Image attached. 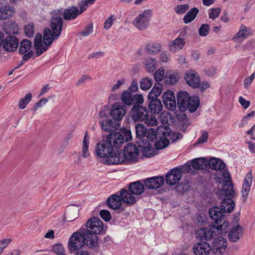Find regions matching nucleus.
<instances>
[{
    "label": "nucleus",
    "mask_w": 255,
    "mask_h": 255,
    "mask_svg": "<svg viewBox=\"0 0 255 255\" xmlns=\"http://www.w3.org/2000/svg\"><path fill=\"white\" fill-rule=\"evenodd\" d=\"M165 179L162 176H155L146 179L144 183L147 189H157L164 183Z\"/></svg>",
    "instance_id": "17"
},
{
    "label": "nucleus",
    "mask_w": 255,
    "mask_h": 255,
    "mask_svg": "<svg viewBox=\"0 0 255 255\" xmlns=\"http://www.w3.org/2000/svg\"><path fill=\"white\" fill-rule=\"evenodd\" d=\"M54 40H46L44 37V34H43V43L41 44H39L38 46L34 47L36 50V55L37 57L40 56L44 52H45L49 48V47L52 44Z\"/></svg>",
    "instance_id": "36"
},
{
    "label": "nucleus",
    "mask_w": 255,
    "mask_h": 255,
    "mask_svg": "<svg viewBox=\"0 0 255 255\" xmlns=\"http://www.w3.org/2000/svg\"><path fill=\"white\" fill-rule=\"evenodd\" d=\"M148 143L150 141L152 142L157 143L158 141H159V134L156 130V133L154 129L152 128H149L148 129L145 135Z\"/></svg>",
    "instance_id": "41"
},
{
    "label": "nucleus",
    "mask_w": 255,
    "mask_h": 255,
    "mask_svg": "<svg viewBox=\"0 0 255 255\" xmlns=\"http://www.w3.org/2000/svg\"><path fill=\"white\" fill-rule=\"evenodd\" d=\"M157 131L159 134V141H158L156 143H170V142L177 141L183 137L182 134L171 132L169 128L165 127H158Z\"/></svg>",
    "instance_id": "6"
},
{
    "label": "nucleus",
    "mask_w": 255,
    "mask_h": 255,
    "mask_svg": "<svg viewBox=\"0 0 255 255\" xmlns=\"http://www.w3.org/2000/svg\"><path fill=\"white\" fill-rule=\"evenodd\" d=\"M127 108L122 103L116 102L113 104L110 109V115L114 121L120 123L126 114Z\"/></svg>",
    "instance_id": "9"
},
{
    "label": "nucleus",
    "mask_w": 255,
    "mask_h": 255,
    "mask_svg": "<svg viewBox=\"0 0 255 255\" xmlns=\"http://www.w3.org/2000/svg\"><path fill=\"white\" fill-rule=\"evenodd\" d=\"M32 99V94L30 93H27L25 96L21 99L18 102V107L20 109H25L26 105L30 102Z\"/></svg>",
    "instance_id": "47"
},
{
    "label": "nucleus",
    "mask_w": 255,
    "mask_h": 255,
    "mask_svg": "<svg viewBox=\"0 0 255 255\" xmlns=\"http://www.w3.org/2000/svg\"><path fill=\"white\" fill-rule=\"evenodd\" d=\"M200 100L198 97H191L185 107V111L188 110L190 113L194 112L199 106Z\"/></svg>",
    "instance_id": "33"
},
{
    "label": "nucleus",
    "mask_w": 255,
    "mask_h": 255,
    "mask_svg": "<svg viewBox=\"0 0 255 255\" xmlns=\"http://www.w3.org/2000/svg\"><path fill=\"white\" fill-rule=\"evenodd\" d=\"M53 252L58 255H65L64 249L61 244H56L53 247Z\"/></svg>",
    "instance_id": "59"
},
{
    "label": "nucleus",
    "mask_w": 255,
    "mask_h": 255,
    "mask_svg": "<svg viewBox=\"0 0 255 255\" xmlns=\"http://www.w3.org/2000/svg\"><path fill=\"white\" fill-rule=\"evenodd\" d=\"M251 31V28L244 25H242L239 31L234 36L233 40L235 41H237L238 39L240 38H247L248 35H250Z\"/></svg>",
    "instance_id": "39"
},
{
    "label": "nucleus",
    "mask_w": 255,
    "mask_h": 255,
    "mask_svg": "<svg viewBox=\"0 0 255 255\" xmlns=\"http://www.w3.org/2000/svg\"><path fill=\"white\" fill-rule=\"evenodd\" d=\"M181 176L180 169L177 168H173L166 174V183L169 185H174L179 182Z\"/></svg>",
    "instance_id": "18"
},
{
    "label": "nucleus",
    "mask_w": 255,
    "mask_h": 255,
    "mask_svg": "<svg viewBox=\"0 0 255 255\" xmlns=\"http://www.w3.org/2000/svg\"><path fill=\"white\" fill-rule=\"evenodd\" d=\"M221 8L219 7L212 8L211 10V12L209 14V17L211 19H214L219 16Z\"/></svg>",
    "instance_id": "61"
},
{
    "label": "nucleus",
    "mask_w": 255,
    "mask_h": 255,
    "mask_svg": "<svg viewBox=\"0 0 255 255\" xmlns=\"http://www.w3.org/2000/svg\"><path fill=\"white\" fill-rule=\"evenodd\" d=\"M105 143H124L132 140L131 133L130 130H124L119 132H111L103 138Z\"/></svg>",
    "instance_id": "4"
},
{
    "label": "nucleus",
    "mask_w": 255,
    "mask_h": 255,
    "mask_svg": "<svg viewBox=\"0 0 255 255\" xmlns=\"http://www.w3.org/2000/svg\"><path fill=\"white\" fill-rule=\"evenodd\" d=\"M162 90V85L159 83L155 84L151 90L148 94V99H158Z\"/></svg>",
    "instance_id": "40"
},
{
    "label": "nucleus",
    "mask_w": 255,
    "mask_h": 255,
    "mask_svg": "<svg viewBox=\"0 0 255 255\" xmlns=\"http://www.w3.org/2000/svg\"><path fill=\"white\" fill-rule=\"evenodd\" d=\"M132 119L134 121L143 122L148 117V111L145 106H133L131 109Z\"/></svg>",
    "instance_id": "11"
},
{
    "label": "nucleus",
    "mask_w": 255,
    "mask_h": 255,
    "mask_svg": "<svg viewBox=\"0 0 255 255\" xmlns=\"http://www.w3.org/2000/svg\"><path fill=\"white\" fill-rule=\"evenodd\" d=\"M152 85V80L148 78H143L140 82L141 89L146 91L149 89Z\"/></svg>",
    "instance_id": "49"
},
{
    "label": "nucleus",
    "mask_w": 255,
    "mask_h": 255,
    "mask_svg": "<svg viewBox=\"0 0 255 255\" xmlns=\"http://www.w3.org/2000/svg\"><path fill=\"white\" fill-rule=\"evenodd\" d=\"M217 236L215 225L212 224L209 228H201L196 232V237L201 240H211L213 237Z\"/></svg>",
    "instance_id": "14"
},
{
    "label": "nucleus",
    "mask_w": 255,
    "mask_h": 255,
    "mask_svg": "<svg viewBox=\"0 0 255 255\" xmlns=\"http://www.w3.org/2000/svg\"><path fill=\"white\" fill-rule=\"evenodd\" d=\"M209 30V26L207 24H202L199 29V33L201 36H206Z\"/></svg>",
    "instance_id": "60"
},
{
    "label": "nucleus",
    "mask_w": 255,
    "mask_h": 255,
    "mask_svg": "<svg viewBox=\"0 0 255 255\" xmlns=\"http://www.w3.org/2000/svg\"><path fill=\"white\" fill-rule=\"evenodd\" d=\"M151 16V11L148 9L145 10L133 20L132 24L138 30H143L148 27Z\"/></svg>",
    "instance_id": "7"
},
{
    "label": "nucleus",
    "mask_w": 255,
    "mask_h": 255,
    "mask_svg": "<svg viewBox=\"0 0 255 255\" xmlns=\"http://www.w3.org/2000/svg\"><path fill=\"white\" fill-rule=\"evenodd\" d=\"M243 235V228L240 225L234 226L230 230L228 238L229 240L232 242L238 241Z\"/></svg>",
    "instance_id": "27"
},
{
    "label": "nucleus",
    "mask_w": 255,
    "mask_h": 255,
    "mask_svg": "<svg viewBox=\"0 0 255 255\" xmlns=\"http://www.w3.org/2000/svg\"><path fill=\"white\" fill-rule=\"evenodd\" d=\"M227 246L226 240L222 237H218L214 240L212 252L214 255H223Z\"/></svg>",
    "instance_id": "13"
},
{
    "label": "nucleus",
    "mask_w": 255,
    "mask_h": 255,
    "mask_svg": "<svg viewBox=\"0 0 255 255\" xmlns=\"http://www.w3.org/2000/svg\"><path fill=\"white\" fill-rule=\"evenodd\" d=\"M222 179L219 178L217 181L224 183L223 190L225 194L228 196H233L235 191L233 186L231 183V177L229 172L226 170L221 171Z\"/></svg>",
    "instance_id": "10"
},
{
    "label": "nucleus",
    "mask_w": 255,
    "mask_h": 255,
    "mask_svg": "<svg viewBox=\"0 0 255 255\" xmlns=\"http://www.w3.org/2000/svg\"><path fill=\"white\" fill-rule=\"evenodd\" d=\"M32 44L30 40L24 39L20 43L19 52L20 54H24L31 51Z\"/></svg>",
    "instance_id": "43"
},
{
    "label": "nucleus",
    "mask_w": 255,
    "mask_h": 255,
    "mask_svg": "<svg viewBox=\"0 0 255 255\" xmlns=\"http://www.w3.org/2000/svg\"><path fill=\"white\" fill-rule=\"evenodd\" d=\"M164 76V71L162 69H159L156 71L154 75L155 80L159 82L163 80Z\"/></svg>",
    "instance_id": "56"
},
{
    "label": "nucleus",
    "mask_w": 255,
    "mask_h": 255,
    "mask_svg": "<svg viewBox=\"0 0 255 255\" xmlns=\"http://www.w3.org/2000/svg\"><path fill=\"white\" fill-rule=\"evenodd\" d=\"M199 10L196 7H194L188 11L183 17V21L187 24L192 21L196 17Z\"/></svg>",
    "instance_id": "42"
},
{
    "label": "nucleus",
    "mask_w": 255,
    "mask_h": 255,
    "mask_svg": "<svg viewBox=\"0 0 255 255\" xmlns=\"http://www.w3.org/2000/svg\"><path fill=\"white\" fill-rule=\"evenodd\" d=\"M110 115V109L108 106L102 107L99 112V116L101 118H106Z\"/></svg>",
    "instance_id": "53"
},
{
    "label": "nucleus",
    "mask_w": 255,
    "mask_h": 255,
    "mask_svg": "<svg viewBox=\"0 0 255 255\" xmlns=\"http://www.w3.org/2000/svg\"><path fill=\"white\" fill-rule=\"evenodd\" d=\"M126 82L124 78H122L117 81V83L115 84L112 87L111 90L113 92H115L118 90L120 87L123 85Z\"/></svg>",
    "instance_id": "64"
},
{
    "label": "nucleus",
    "mask_w": 255,
    "mask_h": 255,
    "mask_svg": "<svg viewBox=\"0 0 255 255\" xmlns=\"http://www.w3.org/2000/svg\"><path fill=\"white\" fill-rule=\"evenodd\" d=\"M96 144L95 155L108 165H128L138 162L141 144Z\"/></svg>",
    "instance_id": "1"
},
{
    "label": "nucleus",
    "mask_w": 255,
    "mask_h": 255,
    "mask_svg": "<svg viewBox=\"0 0 255 255\" xmlns=\"http://www.w3.org/2000/svg\"><path fill=\"white\" fill-rule=\"evenodd\" d=\"M189 8V5L187 4H181L177 5L174 9L177 14L184 13Z\"/></svg>",
    "instance_id": "54"
},
{
    "label": "nucleus",
    "mask_w": 255,
    "mask_h": 255,
    "mask_svg": "<svg viewBox=\"0 0 255 255\" xmlns=\"http://www.w3.org/2000/svg\"><path fill=\"white\" fill-rule=\"evenodd\" d=\"M121 100L125 104L130 105L133 103V96L130 92L126 91L122 94Z\"/></svg>",
    "instance_id": "48"
},
{
    "label": "nucleus",
    "mask_w": 255,
    "mask_h": 255,
    "mask_svg": "<svg viewBox=\"0 0 255 255\" xmlns=\"http://www.w3.org/2000/svg\"><path fill=\"white\" fill-rule=\"evenodd\" d=\"M144 186L139 181L131 183L128 187V190L134 196L138 195L143 192Z\"/></svg>",
    "instance_id": "31"
},
{
    "label": "nucleus",
    "mask_w": 255,
    "mask_h": 255,
    "mask_svg": "<svg viewBox=\"0 0 255 255\" xmlns=\"http://www.w3.org/2000/svg\"><path fill=\"white\" fill-rule=\"evenodd\" d=\"M161 47L159 43L151 42L146 45L145 49L149 54H155L161 50Z\"/></svg>",
    "instance_id": "45"
},
{
    "label": "nucleus",
    "mask_w": 255,
    "mask_h": 255,
    "mask_svg": "<svg viewBox=\"0 0 255 255\" xmlns=\"http://www.w3.org/2000/svg\"><path fill=\"white\" fill-rule=\"evenodd\" d=\"M24 32L25 35L28 37H31L34 33V25L33 23H29L25 26Z\"/></svg>",
    "instance_id": "51"
},
{
    "label": "nucleus",
    "mask_w": 255,
    "mask_h": 255,
    "mask_svg": "<svg viewBox=\"0 0 255 255\" xmlns=\"http://www.w3.org/2000/svg\"><path fill=\"white\" fill-rule=\"evenodd\" d=\"M191 165L195 169H205L208 166V160L204 157L196 158L191 161Z\"/></svg>",
    "instance_id": "29"
},
{
    "label": "nucleus",
    "mask_w": 255,
    "mask_h": 255,
    "mask_svg": "<svg viewBox=\"0 0 255 255\" xmlns=\"http://www.w3.org/2000/svg\"><path fill=\"white\" fill-rule=\"evenodd\" d=\"M235 207V203L231 199H226L221 203V210L224 212L230 213L232 212Z\"/></svg>",
    "instance_id": "38"
},
{
    "label": "nucleus",
    "mask_w": 255,
    "mask_h": 255,
    "mask_svg": "<svg viewBox=\"0 0 255 255\" xmlns=\"http://www.w3.org/2000/svg\"><path fill=\"white\" fill-rule=\"evenodd\" d=\"M122 200L128 204H133L135 202L134 196L129 190L122 189L120 192Z\"/></svg>",
    "instance_id": "30"
},
{
    "label": "nucleus",
    "mask_w": 255,
    "mask_h": 255,
    "mask_svg": "<svg viewBox=\"0 0 255 255\" xmlns=\"http://www.w3.org/2000/svg\"><path fill=\"white\" fill-rule=\"evenodd\" d=\"M80 14L78 7L73 6L64 10L63 17L65 19L68 20L75 18Z\"/></svg>",
    "instance_id": "35"
},
{
    "label": "nucleus",
    "mask_w": 255,
    "mask_h": 255,
    "mask_svg": "<svg viewBox=\"0 0 255 255\" xmlns=\"http://www.w3.org/2000/svg\"><path fill=\"white\" fill-rule=\"evenodd\" d=\"M93 28V24L89 23L88 25H87L84 30L80 32V34L84 37L87 36L92 32Z\"/></svg>",
    "instance_id": "57"
},
{
    "label": "nucleus",
    "mask_w": 255,
    "mask_h": 255,
    "mask_svg": "<svg viewBox=\"0 0 255 255\" xmlns=\"http://www.w3.org/2000/svg\"><path fill=\"white\" fill-rule=\"evenodd\" d=\"M253 182V176L251 172H248L245 176L243 183L242 192V198L243 201H246L251 190V187Z\"/></svg>",
    "instance_id": "16"
},
{
    "label": "nucleus",
    "mask_w": 255,
    "mask_h": 255,
    "mask_svg": "<svg viewBox=\"0 0 255 255\" xmlns=\"http://www.w3.org/2000/svg\"><path fill=\"white\" fill-rule=\"evenodd\" d=\"M224 212L218 207H213L209 211L210 217L214 220V224H218L222 222Z\"/></svg>",
    "instance_id": "25"
},
{
    "label": "nucleus",
    "mask_w": 255,
    "mask_h": 255,
    "mask_svg": "<svg viewBox=\"0 0 255 255\" xmlns=\"http://www.w3.org/2000/svg\"><path fill=\"white\" fill-rule=\"evenodd\" d=\"M168 144H141L140 156L151 157L158 154L161 149L165 148Z\"/></svg>",
    "instance_id": "8"
},
{
    "label": "nucleus",
    "mask_w": 255,
    "mask_h": 255,
    "mask_svg": "<svg viewBox=\"0 0 255 255\" xmlns=\"http://www.w3.org/2000/svg\"><path fill=\"white\" fill-rule=\"evenodd\" d=\"M185 45V41L184 39L178 37L169 43L168 49L170 52L175 53L182 50Z\"/></svg>",
    "instance_id": "22"
},
{
    "label": "nucleus",
    "mask_w": 255,
    "mask_h": 255,
    "mask_svg": "<svg viewBox=\"0 0 255 255\" xmlns=\"http://www.w3.org/2000/svg\"><path fill=\"white\" fill-rule=\"evenodd\" d=\"M144 99L142 95L136 94L133 96V106L136 105L138 106H143L142 105L143 103Z\"/></svg>",
    "instance_id": "52"
},
{
    "label": "nucleus",
    "mask_w": 255,
    "mask_h": 255,
    "mask_svg": "<svg viewBox=\"0 0 255 255\" xmlns=\"http://www.w3.org/2000/svg\"><path fill=\"white\" fill-rule=\"evenodd\" d=\"M86 235L96 236L98 234H104L106 231L107 227L98 218L93 217L88 220L85 226Z\"/></svg>",
    "instance_id": "5"
},
{
    "label": "nucleus",
    "mask_w": 255,
    "mask_h": 255,
    "mask_svg": "<svg viewBox=\"0 0 255 255\" xmlns=\"http://www.w3.org/2000/svg\"><path fill=\"white\" fill-rule=\"evenodd\" d=\"M211 251L209 244L206 242H200L193 247V252L195 255H208Z\"/></svg>",
    "instance_id": "19"
},
{
    "label": "nucleus",
    "mask_w": 255,
    "mask_h": 255,
    "mask_svg": "<svg viewBox=\"0 0 255 255\" xmlns=\"http://www.w3.org/2000/svg\"><path fill=\"white\" fill-rule=\"evenodd\" d=\"M59 10H53L51 12L52 18L50 20L51 28H46L44 30L43 34L46 40H57L60 36L62 28L63 20L60 16Z\"/></svg>",
    "instance_id": "3"
},
{
    "label": "nucleus",
    "mask_w": 255,
    "mask_h": 255,
    "mask_svg": "<svg viewBox=\"0 0 255 255\" xmlns=\"http://www.w3.org/2000/svg\"><path fill=\"white\" fill-rule=\"evenodd\" d=\"M4 32L8 34H16L19 32L17 24L14 22L7 21L3 27Z\"/></svg>",
    "instance_id": "34"
},
{
    "label": "nucleus",
    "mask_w": 255,
    "mask_h": 255,
    "mask_svg": "<svg viewBox=\"0 0 255 255\" xmlns=\"http://www.w3.org/2000/svg\"><path fill=\"white\" fill-rule=\"evenodd\" d=\"M190 98L189 93L186 91H181L177 93V105L180 111H185V107H187V103Z\"/></svg>",
    "instance_id": "21"
},
{
    "label": "nucleus",
    "mask_w": 255,
    "mask_h": 255,
    "mask_svg": "<svg viewBox=\"0 0 255 255\" xmlns=\"http://www.w3.org/2000/svg\"><path fill=\"white\" fill-rule=\"evenodd\" d=\"M102 129L106 131L110 132L115 129H118L120 127V123L112 120L105 119L100 122Z\"/></svg>",
    "instance_id": "23"
},
{
    "label": "nucleus",
    "mask_w": 255,
    "mask_h": 255,
    "mask_svg": "<svg viewBox=\"0 0 255 255\" xmlns=\"http://www.w3.org/2000/svg\"><path fill=\"white\" fill-rule=\"evenodd\" d=\"M85 231V227H82L79 231L74 233L69 238L68 246L71 253L81 249L85 244L90 248L97 246V236L86 235Z\"/></svg>",
    "instance_id": "2"
},
{
    "label": "nucleus",
    "mask_w": 255,
    "mask_h": 255,
    "mask_svg": "<svg viewBox=\"0 0 255 255\" xmlns=\"http://www.w3.org/2000/svg\"><path fill=\"white\" fill-rule=\"evenodd\" d=\"M148 108L150 113L152 114H157L162 110L163 106L161 100L159 99H149Z\"/></svg>",
    "instance_id": "24"
},
{
    "label": "nucleus",
    "mask_w": 255,
    "mask_h": 255,
    "mask_svg": "<svg viewBox=\"0 0 255 255\" xmlns=\"http://www.w3.org/2000/svg\"><path fill=\"white\" fill-rule=\"evenodd\" d=\"M135 132L136 137L139 139H141L145 137V135L148 129L141 124H138L135 126Z\"/></svg>",
    "instance_id": "44"
},
{
    "label": "nucleus",
    "mask_w": 255,
    "mask_h": 255,
    "mask_svg": "<svg viewBox=\"0 0 255 255\" xmlns=\"http://www.w3.org/2000/svg\"><path fill=\"white\" fill-rule=\"evenodd\" d=\"M143 122H144L147 125V126L150 127L157 125V121L156 119L155 116L153 115L150 116L148 115V117H147V119H145Z\"/></svg>",
    "instance_id": "55"
},
{
    "label": "nucleus",
    "mask_w": 255,
    "mask_h": 255,
    "mask_svg": "<svg viewBox=\"0 0 255 255\" xmlns=\"http://www.w3.org/2000/svg\"><path fill=\"white\" fill-rule=\"evenodd\" d=\"M184 79L188 85L192 88H198L200 86V77L194 70L187 71L184 75Z\"/></svg>",
    "instance_id": "12"
},
{
    "label": "nucleus",
    "mask_w": 255,
    "mask_h": 255,
    "mask_svg": "<svg viewBox=\"0 0 255 255\" xmlns=\"http://www.w3.org/2000/svg\"><path fill=\"white\" fill-rule=\"evenodd\" d=\"M209 167L215 170H222L224 168L225 164L220 159L213 157L208 161Z\"/></svg>",
    "instance_id": "37"
},
{
    "label": "nucleus",
    "mask_w": 255,
    "mask_h": 255,
    "mask_svg": "<svg viewBox=\"0 0 255 255\" xmlns=\"http://www.w3.org/2000/svg\"><path fill=\"white\" fill-rule=\"evenodd\" d=\"M122 201L121 196L114 194L108 198L107 203L110 208L116 210L120 209L121 207L122 204Z\"/></svg>",
    "instance_id": "26"
},
{
    "label": "nucleus",
    "mask_w": 255,
    "mask_h": 255,
    "mask_svg": "<svg viewBox=\"0 0 255 255\" xmlns=\"http://www.w3.org/2000/svg\"><path fill=\"white\" fill-rule=\"evenodd\" d=\"M88 4L89 1L88 0H80L79 2V6L80 8V10H79L80 14H82L87 8Z\"/></svg>",
    "instance_id": "62"
},
{
    "label": "nucleus",
    "mask_w": 255,
    "mask_h": 255,
    "mask_svg": "<svg viewBox=\"0 0 255 255\" xmlns=\"http://www.w3.org/2000/svg\"><path fill=\"white\" fill-rule=\"evenodd\" d=\"M13 11L9 6H4L0 9V18L1 19H5L10 18Z\"/></svg>",
    "instance_id": "46"
},
{
    "label": "nucleus",
    "mask_w": 255,
    "mask_h": 255,
    "mask_svg": "<svg viewBox=\"0 0 255 255\" xmlns=\"http://www.w3.org/2000/svg\"><path fill=\"white\" fill-rule=\"evenodd\" d=\"M19 41L18 39L13 36H9L5 38L3 42V47L7 51H15L18 47Z\"/></svg>",
    "instance_id": "20"
},
{
    "label": "nucleus",
    "mask_w": 255,
    "mask_h": 255,
    "mask_svg": "<svg viewBox=\"0 0 255 255\" xmlns=\"http://www.w3.org/2000/svg\"><path fill=\"white\" fill-rule=\"evenodd\" d=\"M100 216L106 222L109 221L111 219L110 212L107 210H102L100 212Z\"/></svg>",
    "instance_id": "58"
},
{
    "label": "nucleus",
    "mask_w": 255,
    "mask_h": 255,
    "mask_svg": "<svg viewBox=\"0 0 255 255\" xmlns=\"http://www.w3.org/2000/svg\"><path fill=\"white\" fill-rule=\"evenodd\" d=\"M162 98L164 104L168 110L174 111L176 109L177 102L176 103L174 93L172 91H166L163 94Z\"/></svg>",
    "instance_id": "15"
},
{
    "label": "nucleus",
    "mask_w": 255,
    "mask_h": 255,
    "mask_svg": "<svg viewBox=\"0 0 255 255\" xmlns=\"http://www.w3.org/2000/svg\"><path fill=\"white\" fill-rule=\"evenodd\" d=\"M179 79L177 74L166 75L164 78L165 82L167 84H173L176 83Z\"/></svg>",
    "instance_id": "50"
},
{
    "label": "nucleus",
    "mask_w": 255,
    "mask_h": 255,
    "mask_svg": "<svg viewBox=\"0 0 255 255\" xmlns=\"http://www.w3.org/2000/svg\"><path fill=\"white\" fill-rule=\"evenodd\" d=\"M47 102L48 100L47 99L42 98L34 105L32 109L35 112L38 108L44 105Z\"/></svg>",
    "instance_id": "63"
},
{
    "label": "nucleus",
    "mask_w": 255,
    "mask_h": 255,
    "mask_svg": "<svg viewBox=\"0 0 255 255\" xmlns=\"http://www.w3.org/2000/svg\"><path fill=\"white\" fill-rule=\"evenodd\" d=\"M160 119L162 124L164 125V126L161 127H165L166 128H168L167 127L172 124L175 120L174 116L167 111H164L160 114Z\"/></svg>",
    "instance_id": "28"
},
{
    "label": "nucleus",
    "mask_w": 255,
    "mask_h": 255,
    "mask_svg": "<svg viewBox=\"0 0 255 255\" xmlns=\"http://www.w3.org/2000/svg\"><path fill=\"white\" fill-rule=\"evenodd\" d=\"M213 225H215L217 235H220L221 236H224L228 233L229 222L224 220V218L222 219V222L221 223Z\"/></svg>",
    "instance_id": "32"
}]
</instances>
